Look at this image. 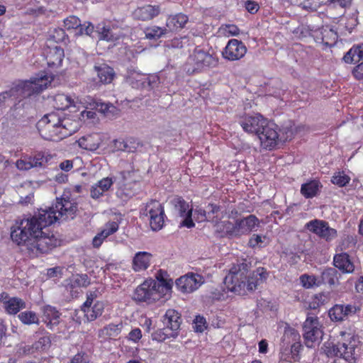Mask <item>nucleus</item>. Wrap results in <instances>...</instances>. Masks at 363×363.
<instances>
[{"instance_id":"47","label":"nucleus","mask_w":363,"mask_h":363,"mask_svg":"<svg viewBox=\"0 0 363 363\" xmlns=\"http://www.w3.org/2000/svg\"><path fill=\"white\" fill-rule=\"evenodd\" d=\"M33 167H45L48 162V157L42 152L35 153L28 157Z\"/></svg>"},{"instance_id":"32","label":"nucleus","mask_w":363,"mask_h":363,"mask_svg":"<svg viewBox=\"0 0 363 363\" xmlns=\"http://www.w3.org/2000/svg\"><path fill=\"white\" fill-rule=\"evenodd\" d=\"M123 327V324L122 322L118 324L110 323L99 330V337L115 339L121 334Z\"/></svg>"},{"instance_id":"50","label":"nucleus","mask_w":363,"mask_h":363,"mask_svg":"<svg viewBox=\"0 0 363 363\" xmlns=\"http://www.w3.org/2000/svg\"><path fill=\"white\" fill-rule=\"evenodd\" d=\"M206 208L208 215V218L212 220L213 222L218 223V214L220 211L221 207L215 203H208Z\"/></svg>"},{"instance_id":"17","label":"nucleus","mask_w":363,"mask_h":363,"mask_svg":"<svg viewBox=\"0 0 363 363\" xmlns=\"http://www.w3.org/2000/svg\"><path fill=\"white\" fill-rule=\"evenodd\" d=\"M162 323L169 332H177L178 335L182 323L181 314L174 309H168L162 317Z\"/></svg>"},{"instance_id":"59","label":"nucleus","mask_w":363,"mask_h":363,"mask_svg":"<svg viewBox=\"0 0 363 363\" xmlns=\"http://www.w3.org/2000/svg\"><path fill=\"white\" fill-rule=\"evenodd\" d=\"M245 8L249 13L254 14L257 12L259 7L257 2L251 0H247L245 3Z\"/></svg>"},{"instance_id":"21","label":"nucleus","mask_w":363,"mask_h":363,"mask_svg":"<svg viewBox=\"0 0 363 363\" xmlns=\"http://www.w3.org/2000/svg\"><path fill=\"white\" fill-rule=\"evenodd\" d=\"M333 265L342 273L350 274L354 270V265L350 260V255L346 252L335 255L333 258Z\"/></svg>"},{"instance_id":"24","label":"nucleus","mask_w":363,"mask_h":363,"mask_svg":"<svg viewBox=\"0 0 363 363\" xmlns=\"http://www.w3.org/2000/svg\"><path fill=\"white\" fill-rule=\"evenodd\" d=\"M189 21V17L182 13L169 16L166 22V28L171 32H176L184 28Z\"/></svg>"},{"instance_id":"33","label":"nucleus","mask_w":363,"mask_h":363,"mask_svg":"<svg viewBox=\"0 0 363 363\" xmlns=\"http://www.w3.org/2000/svg\"><path fill=\"white\" fill-rule=\"evenodd\" d=\"M113 180L110 177H106L99 181L95 185L91 186V196L93 199H99L104 191H108L113 185Z\"/></svg>"},{"instance_id":"15","label":"nucleus","mask_w":363,"mask_h":363,"mask_svg":"<svg viewBox=\"0 0 363 363\" xmlns=\"http://www.w3.org/2000/svg\"><path fill=\"white\" fill-rule=\"evenodd\" d=\"M246 52L247 48L242 41L230 39L222 52V55L228 60L235 61L242 58Z\"/></svg>"},{"instance_id":"22","label":"nucleus","mask_w":363,"mask_h":363,"mask_svg":"<svg viewBox=\"0 0 363 363\" xmlns=\"http://www.w3.org/2000/svg\"><path fill=\"white\" fill-rule=\"evenodd\" d=\"M301 349V340L294 342L290 346L281 347V359L287 362H296L299 359Z\"/></svg>"},{"instance_id":"45","label":"nucleus","mask_w":363,"mask_h":363,"mask_svg":"<svg viewBox=\"0 0 363 363\" xmlns=\"http://www.w3.org/2000/svg\"><path fill=\"white\" fill-rule=\"evenodd\" d=\"M18 318L24 325L39 324V318L36 313L32 311L21 312L18 315Z\"/></svg>"},{"instance_id":"18","label":"nucleus","mask_w":363,"mask_h":363,"mask_svg":"<svg viewBox=\"0 0 363 363\" xmlns=\"http://www.w3.org/2000/svg\"><path fill=\"white\" fill-rule=\"evenodd\" d=\"M160 13V7L158 5H145L137 8L133 13V16L136 20L143 21H150L157 16Z\"/></svg>"},{"instance_id":"11","label":"nucleus","mask_w":363,"mask_h":363,"mask_svg":"<svg viewBox=\"0 0 363 363\" xmlns=\"http://www.w3.org/2000/svg\"><path fill=\"white\" fill-rule=\"evenodd\" d=\"M162 296L155 289L153 279L145 281L138 286L134 293V298L140 302L152 303L159 300Z\"/></svg>"},{"instance_id":"39","label":"nucleus","mask_w":363,"mask_h":363,"mask_svg":"<svg viewBox=\"0 0 363 363\" xmlns=\"http://www.w3.org/2000/svg\"><path fill=\"white\" fill-rule=\"evenodd\" d=\"M104 309V303L101 301L96 302L92 307L89 306L83 311L89 321H93L101 315Z\"/></svg>"},{"instance_id":"34","label":"nucleus","mask_w":363,"mask_h":363,"mask_svg":"<svg viewBox=\"0 0 363 363\" xmlns=\"http://www.w3.org/2000/svg\"><path fill=\"white\" fill-rule=\"evenodd\" d=\"M113 143L115 150L128 152H133L139 145V143L134 138L127 140L116 139Z\"/></svg>"},{"instance_id":"46","label":"nucleus","mask_w":363,"mask_h":363,"mask_svg":"<svg viewBox=\"0 0 363 363\" xmlns=\"http://www.w3.org/2000/svg\"><path fill=\"white\" fill-rule=\"evenodd\" d=\"M320 34L322 42L328 45H333L338 38L337 33L333 28H323Z\"/></svg>"},{"instance_id":"7","label":"nucleus","mask_w":363,"mask_h":363,"mask_svg":"<svg viewBox=\"0 0 363 363\" xmlns=\"http://www.w3.org/2000/svg\"><path fill=\"white\" fill-rule=\"evenodd\" d=\"M259 220L255 215L236 220L235 224L228 221L225 224L227 232L230 235L248 234L259 227Z\"/></svg>"},{"instance_id":"4","label":"nucleus","mask_w":363,"mask_h":363,"mask_svg":"<svg viewBox=\"0 0 363 363\" xmlns=\"http://www.w3.org/2000/svg\"><path fill=\"white\" fill-rule=\"evenodd\" d=\"M37 128L45 139L51 141L61 140L77 130L75 123L62 112L45 115L37 123Z\"/></svg>"},{"instance_id":"58","label":"nucleus","mask_w":363,"mask_h":363,"mask_svg":"<svg viewBox=\"0 0 363 363\" xmlns=\"http://www.w3.org/2000/svg\"><path fill=\"white\" fill-rule=\"evenodd\" d=\"M223 30L225 35L233 36H236L240 33V29L238 26L233 24L225 25V28H223Z\"/></svg>"},{"instance_id":"61","label":"nucleus","mask_w":363,"mask_h":363,"mask_svg":"<svg viewBox=\"0 0 363 363\" xmlns=\"http://www.w3.org/2000/svg\"><path fill=\"white\" fill-rule=\"evenodd\" d=\"M286 257L287 262L290 264H296L301 259V256L299 255H298L297 253L293 252H286Z\"/></svg>"},{"instance_id":"26","label":"nucleus","mask_w":363,"mask_h":363,"mask_svg":"<svg viewBox=\"0 0 363 363\" xmlns=\"http://www.w3.org/2000/svg\"><path fill=\"white\" fill-rule=\"evenodd\" d=\"M152 255L147 252H137L133 259V269L135 272L145 270L150 264Z\"/></svg>"},{"instance_id":"28","label":"nucleus","mask_w":363,"mask_h":363,"mask_svg":"<svg viewBox=\"0 0 363 363\" xmlns=\"http://www.w3.org/2000/svg\"><path fill=\"white\" fill-rule=\"evenodd\" d=\"M35 336V337H39V338L33 344L32 349L37 351H44L50 347L51 340L49 333H47L44 328H40L36 331Z\"/></svg>"},{"instance_id":"29","label":"nucleus","mask_w":363,"mask_h":363,"mask_svg":"<svg viewBox=\"0 0 363 363\" xmlns=\"http://www.w3.org/2000/svg\"><path fill=\"white\" fill-rule=\"evenodd\" d=\"M160 84V77L156 74L143 76L140 79L136 81L135 84H134V82H132L133 86H135L138 89L141 88L147 90H152L156 87H158Z\"/></svg>"},{"instance_id":"20","label":"nucleus","mask_w":363,"mask_h":363,"mask_svg":"<svg viewBox=\"0 0 363 363\" xmlns=\"http://www.w3.org/2000/svg\"><path fill=\"white\" fill-rule=\"evenodd\" d=\"M65 57L64 50L60 46L49 48L46 53L47 64L50 68H57Z\"/></svg>"},{"instance_id":"57","label":"nucleus","mask_w":363,"mask_h":363,"mask_svg":"<svg viewBox=\"0 0 363 363\" xmlns=\"http://www.w3.org/2000/svg\"><path fill=\"white\" fill-rule=\"evenodd\" d=\"M69 363H89V357L85 353H77L72 358Z\"/></svg>"},{"instance_id":"2","label":"nucleus","mask_w":363,"mask_h":363,"mask_svg":"<svg viewBox=\"0 0 363 363\" xmlns=\"http://www.w3.org/2000/svg\"><path fill=\"white\" fill-rule=\"evenodd\" d=\"M251 262L247 259L238 261L230 268L224 279V284L228 291L238 295H245L247 291H253L267 279V272L259 267L248 274Z\"/></svg>"},{"instance_id":"36","label":"nucleus","mask_w":363,"mask_h":363,"mask_svg":"<svg viewBox=\"0 0 363 363\" xmlns=\"http://www.w3.org/2000/svg\"><path fill=\"white\" fill-rule=\"evenodd\" d=\"M301 340L298 332L289 324H286L281 337V347L290 346L294 342Z\"/></svg>"},{"instance_id":"31","label":"nucleus","mask_w":363,"mask_h":363,"mask_svg":"<svg viewBox=\"0 0 363 363\" xmlns=\"http://www.w3.org/2000/svg\"><path fill=\"white\" fill-rule=\"evenodd\" d=\"M340 274L333 267H328L321 273L320 281L322 284H328L330 286H335L340 284L339 279Z\"/></svg>"},{"instance_id":"10","label":"nucleus","mask_w":363,"mask_h":363,"mask_svg":"<svg viewBox=\"0 0 363 363\" xmlns=\"http://www.w3.org/2000/svg\"><path fill=\"white\" fill-rule=\"evenodd\" d=\"M174 213L182 218L179 223V227H186L191 228L194 227L195 223L192 219V208L189 207L187 203L182 197H175L171 201Z\"/></svg>"},{"instance_id":"56","label":"nucleus","mask_w":363,"mask_h":363,"mask_svg":"<svg viewBox=\"0 0 363 363\" xmlns=\"http://www.w3.org/2000/svg\"><path fill=\"white\" fill-rule=\"evenodd\" d=\"M195 215H196V220L199 222H202L205 220H211L208 218V215L206 212V208L203 209L201 208H196L194 211Z\"/></svg>"},{"instance_id":"38","label":"nucleus","mask_w":363,"mask_h":363,"mask_svg":"<svg viewBox=\"0 0 363 363\" xmlns=\"http://www.w3.org/2000/svg\"><path fill=\"white\" fill-rule=\"evenodd\" d=\"M30 104L23 101H19L11 108V116L16 120L27 117L29 114Z\"/></svg>"},{"instance_id":"3","label":"nucleus","mask_w":363,"mask_h":363,"mask_svg":"<svg viewBox=\"0 0 363 363\" xmlns=\"http://www.w3.org/2000/svg\"><path fill=\"white\" fill-rule=\"evenodd\" d=\"M238 123L245 133L256 135L263 147L272 149L277 145L279 139L277 126L268 123L262 115H244Z\"/></svg>"},{"instance_id":"54","label":"nucleus","mask_w":363,"mask_h":363,"mask_svg":"<svg viewBox=\"0 0 363 363\" xmlns=\"http://www.w3.org/2000/svg\"><path fill=\"white\" fill-rule=\"evenodd\" d=\"M94 30V26L89 22H85L79 27L77 34L91 35Z\"/></svg>"},{"instance_id":"30","label":"nucleus","mask_w":363,"mask_h":363,"mask_svg":"<svg viewBox=\"0 0 363 363\" xmlns=\"http://www.w3.org/2000/svg\"><path fill=\"white\" fill-rule=\"evenodd\" d=\"M323 187L321 183L316 179L311 180L301 185V193L306 199L316 196Z\"/></svg>"},{"instance_id":"41","label":"nucleus","mask_w":363,"mask_h":363,"mask_svg":"<svg viewBox=\"0 0 363 363\" xmlns=\"http://www.w3.org/2000/svg\"><path fill=\"white\" fill-rule=\"evenodd\" d=\"M96 32L99 40L106 41H114L117 37L114 35L109 26H105L104 23H99L96 27Z\"/></svg>"},{"instance_id":"51","label":"nucleus","mask_w":363,"mask_h":363,"mask_svg":"<svg viewBox=\"0 0 363 363\" xmlns=\"http://www.w3.org/2000/svg\"><path fill=\"white\" fill-rule=\"evenodd\" d=\"M67 38L65 30L60 28H55L50 35V40L55 43L64 42Z\"/></svg>"},{"instance_id":"49","label":"nucleus","mask_w":363,"mask_h":363,"mask_svg":"<svg viewBox=\"0 0 363 363\" xmlns=\"http://www.w3.org/2000/svg\"><path fill=\"white\" fill-rule=\"evenodd\" d=\"M118 229V224L116 222H110L106 224L104 228L98 234L103 240H105L107 237L116 233Z\"/></svg>"},{"instance_id":"14","label":"nucleus","mask_w":363,"mask_h":363,"mask_svg":"<svg viewBox=\"0 0 363 363\" xmlns=\"http://www.w3.org/2000/svg\"><path fill=\"white\" fill-rule=\"evenodd\" d=\"M177 289L184 294L191 293L203 284V277L197 274H187L175 281Z\"/></svg>"},{"instance_id":"1","label":"nucleus","mask_w":363,"mask_h":363,"mask_svg":"<svg viewBox=\"0 0 363 363\" xmlns=\"http://www.w3.org/2000/svg\"><path fill=\"white\" fill-rule=\"evenodd\" d=\"M77 211L76 203L57 199L48 209H40L34 216L16 221L11 230V240L30 257L47 253L58 245L59 240L43 229L59 220L73 219Z\"/></svg>"},{"instance_id":"52","label":"nucleus","mask_w":363,"mask_h":363,"mask_svg":"<svg viewBox=\"0 0 363 363\" xmlns=\"http://www.w3.org/2000/svg\"><path fill=\"white\" fill-rule=\"evenodd\" d=\"M350 180V178L348 176L341 174L340 172L335 174L331 179L332 183L340 187L346 186V184L349 183Z\"/></svg>"},{"instance_id":"6","label":"nucleus","mask_w":363,"mask_h":363,"mask_svg":"<svg viewBox=\"0 0 363 363\" xmlns=\"http://www.w3.org/2000/svg\"><path fill=\"white\" fill-rule=\"evenodd\" d=\"M48 79L46 75L33 77L29 81L21 82L10 90H13V96L29 97L38 94L46 89Z\"/></svg>"},{"instance_id":"48","label":"nucleus","mask_w":363,"mask_h":363,"mask_svg":"<svg viewBox=\"0 0 363 363\" xmlns=\"http://www.w3.org/2000/svg\"><path fill=\"white\" fill-rule=\"evenodd\" d=\"M300 280L303 286L307 289L313 287V286H318L321 284L320 279L313 275L303 274L301 276Z\"/></svg>"},{"instance_id":"8","label":"nucleus","mask_w":363,"mask_h":363,"mask_svg":"<svg viewBox=\"0 0 363 363\" xmlns=\"http://www.w3.org/2000/svg\"><path fill=\"white\" fill-rule=\"evenodd\" d=\"M143 214L149 216L152 230H160L164 225V211L162 204L156 200H150L146 203Z\"/></svg>"},{"instance_id":"23","label":"nucleus","mask_w":363,"mask_h":363,"mask_svg":"<svg viewBox=\"0 0 363 363\" xmlns=\"http://www.w3.org/2000/svg\"><path fill=\"white\" fill-rule=\"evenodd\" d=\"M80 147L89 150H96L102 143L101 137L98 133H93L80 138L78 141Z\"/></svg>"},{"instance_id":"40","label":"nucleus","mask_w":363,"mask_h":363,"mask_svg":"<svg viewBox=\"0 0 363 363\" xmlns=\"http://www.w3.org/2000/svg\"><path fill=\"white\" fill-rule=\"evenodd\" d=\"M91 284L90 279L87 274H76L73 275L69 279L67 287L73 289L77 287H87Z\"/></svg>"},{"instance_id":"35","label":"nucleus","mask_w":363,"mask_h":363,"mask_svg":"<svg viewBox=\"0 0 363 363\" xmlns=\"http://www.w3.org/2000/svg\"><path fill=\"white\" fill-rule=\"evenodd\" d=\"M26 308V303L21 298L12 297L6 301L4 306L5 311L9 315H16L21 310Z\"/></svg>"},{"instance_id":"44","label":"nucleus","mask_w":363,"mask_h":363,"mask_svg":"<svg viewBox=\"0 0 363 363\" xmlns=\"http://www.w3.org/2000/svg\"><path fill=\"white\" fill-rule=\"evenodd\" d=\"M166 28H161L157 26L147 27L145 29V38L149 40H157L167 33Z\"/></svg>"},{"instance_id":"64","label":"nucleus","mask_w":363,"mask_h":363,"mask_svg":"<svg viewBox=\"0 0 363 363\" xmlns=\"http://www.w3.org/2000/svg\"><path fill=\"white\" fill-rule=\"evenodd\" d=\"M261 242H262V237L258 235H253L249 240V245L252 247H255L259 246Z\"/></svg>"},{"instance_id":"12","label":"nucleus","mask_w":363,"mask_h":363,"mask_svg":"<svg viewBox=\"0 0 363 363\" xmlns=\"http://www.w3.org/2000/svg\"><path fill=\"white\" fill-rule=\"evenodd\" d=\"M306 227L327 242L331 241L337 236V230L330 228L328 223L323 220H311L306 223Z\"/></svg>"},{"instance_id":"62","label":"nucleus","mask_w":363,"mask_h":363,"mask_svg":"<svg viewBox=\"0 0 363 363\" xmlns=\"http://www.w3.org/2000/svg\"><path fill=\"white\" fill-rule=\"evenodd\" d=\"M325 5H330L331 4H337L342 8H347L351 5L352 0H326L323 2Z\"/></svg>"},{"instance_id":"60","label":"nucleus","mask_w":363,"mask_h":363,"mask_svg":"<svg viewBox=\"0 0 363 363\" xmlns=\"http://www.w3.org/2000/svg\"><path fill=\"white\" fill-rule=\"evenodd\" d=\"M142 337V332L139 328L132 330L128 334V339L134 342H138Z\"/></svg>"},{"instance_id":"63","label":"nucleus","mask_w":363,"mask_h":363,"mask_svg":"<svg viewBox=\"0 0 363 363\" xmlns=\"http://www.w3.org/2000/svg\"><path fill=\"white\" fill-rule=\"evenodd\" d=\"M352 74L357 79L363 80V62L354 68Z\"/></svg>"},{"instance_id":"25","label":"nucleus","mask_w":363,"mask_h":363,"mask_svg":"<svg viewBox=\"0 0 363 363\" xmlns=\"http://www.w3.org/2000/svg\"><path fill=\"white\" fill-rule=\"evenodd\" d=\"M60 313L56 308L47 305L43 308V322L46 325L52 329L54 325H57L60 323Z\"/></svg>"},{"instance_id":"13","label":"nucleus","mask_w":363,"mask_h":363,"mask_svg":"<svg viewBox=\"0 0 363 363\" xmlns=\"http://www.w3.org/2000/svg\"><path fill=\"white\" fill-rule=\"evenodd\" d=\"M330 354L344 358L350 363H354L357 359L358 354L356 352V345L354 340L349 343H340L333 345L328 351Z\"/></svg>"},{"instance_id":"16","label":"nucleus","mask_w":363,"mask_h":363,"mask_svg":"<svg viewBox=\"0 0 363 363\" xmlns=\"http://www.w3.org/2000/svg\"><path fill=\"white\" fill-rule=\"evenodd\" d=\"M359 310L360 308L354 304H335L329 310L328 314L333 321L342 322Z\"/></svg>"},{"instance_id":"55","label":"nucleus","mask_w":363,"mask_h":363,"mask_svg":"<svg viewBox=\"0 0 363 363\" xmlns=\"http://www.w3.org/2000/svg\"><path fill=\"white\" fill-rule=\"evenodd\" d=\"M206 319L201 315L196 316L194 320V329L196 332L202 333L206 328Z\"/></svg>"},{"instance_id":"42","label":"nucleus","mask_w":363,"mask_h":363,"mask_svg":"<svg viewBox=\"0 0 363 363\" xmlns=\"http://www.w3.org/2000/svg\"><path fill=\"white\" fill-rule=\"evenodd\" d=\"M55 102L57 109L65 110L72 106H75L74 101L71 96L64 94H59L55 96Z\"/></svg>"},{"instance_id":"53","label":"nucleus","mask_w":363,"mask_h":363,"mask_svg":"<svg viewBox=\"0 0 363 363\" xmlns=\"http://www.w3.org/2000/svg\"><path fill=\"white\" fill-rule=\"evenodd\" d=\"M64 25L67 30H78L79 27L81 26V21L77 16H70L64 20Z\"/></svg>"},{"instance_id":"43","label":"nucleus","mask_w":363,"mask_h":363,"mask_svg":"<svg viewBox=\"0 0 363 363\" xmlns=\"http://www.w3.org/2000/svg\"><path fill=\"white\" fill-rule=\"evenodd\" d=\"M151 337L153 340L163 342L167 338H176L177 337V333H171L169 329L164 327L163 328H159L152 333Z\"/></svg>"},{"instance_id":"5","label":"nucleus","mask_w":363,"mask_h":363,"mask_svg":"<svg viewBox=\"0 0 363 363\" xmlns=\"http://www.w3.org/2000/svg\"><path fill=\"white\" fill-rule=\"evenodd\" d=\"M218 60L213 55L200 48H195L184 65V71L189 75L215 67Z\"/></svg>"},{"instance_id":"37","label":"nucleus","mask_w":363,"mask_h":363,"mask_svg":"<svg viewBox=\"0 0 363 363\" xmlns=\"http://www.w3.org/2000/svg\"><path fill=\"white\" fill-rule=\"evenodd\" d=\"M363 59V43L354 45L343 57L346 63H354Z\"/></svg>"},{"instance_id":"27","label":"nucleus","mask_w":363,"mask_h":363,"mask_svg":"<svg viewBox=\"0 0 363 363\" xmlns=\"http://www.w3.org/2000/svg\"><path fill=\"white\" fill-rule=\"evenodd\" d=\"M94 70L97 73L100 82L103 84L111 83L116 75L113 69L106 64L95 65Z\"/></svg>"},{"instance_id":"9","label":"nucleus","mask_w":363,"mask_h":363,"mask_svg":"<svg viewBox=\"0 0 363 363\" xmlns=\"http://www.w3.org/2000/svg\"><path fill=\"white\" fill-rule=\"evenodd\" d=\"M303 330L306 345L308 347H313L315 342L321 340L323 331L317 317H307L303 323Z\"/></svg>"},{"instance_id":"19","label":"nucleus","mask_w":363,"mask_h":363,"mask_svg":"<svg viewBox=\"0 0 363 363\" xmlns=\"http://www.w3.org/2000/svg\"><path fill=\"white\" fill-rule=\"evenodd\" d=\"M156 280L153 279L155 283V289L162 296L165 294L172 286V279L169 278V274L164 270L160 269L155 274Z\"/></svg>"}]
</instances>
